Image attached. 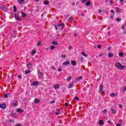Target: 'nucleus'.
<instances>
[{
  "label": "nucleus",
  "mask_w": 126,
  "mask_h": 126,
  "mask_svg": "<svg viewBox=\"0 0 126 126\" xmlns=\"http://www.w3.org/2000/svg\"><path fill=\"white\" fill-rule=\"evenodd\" d=\"M115 66L117 68H119L120 69H123V68H124V67H126V66L122 65V64L120 63H115Z\"/></svg>",
  "instance_id": "obj_1"
},
{
  "label": "nucleus",
  "mask_w": 126,
  "mask_h": 126,
  "mask_svg": "<svg viewBox=\"0 0 126 126\" xmlns=\"http://www.w3.org/2000/svg\"><path fill=\"white\" fill-rule=\"evenodd\" d=\"M89 0H81V1L83 3H84V2H86V6H89L90 4H91V2L90 1H88Z\"/></svg>",
  "instance_id": "obj_2"
},
{
  "label": "nucleus",
  "mask_w": 126,
  "mask_h": 126,
  "mask_svg": "<svg viewBox=\"0 0 126 126\" xmlns=\"http://www.w3.org/2000/svg\"><path fill=\"white\" fill-rule=\"evenodd\" d=\"M18 104V101H17V100H14L12 102L11 106L12 107H16V106H17Z\"/></svg>",
  "instance_id": "obj_3"
},
{
  "label": "nucleus",
  "mask_w": 126,
  "mask_h": 126,
  "mask_svg": "<svg viewBox=\"0 0 126 126\" xmlns=\"http://www.w3.org/2000/svg\"><path fill=\"white\" fill-rule=\"evenodd\" d=\"M40 84V82L39 81H34L32 83V86H37Z\"/></svg>",
  "instance_id": "obj_4"
},
{
  "label": "nucleus",
  "mask_w": 126,
  "mask_h": 126,
  "mask_svg": "<svg viewBox=\"0 0 126 126\" xmlns=\"http://www.w3.org/2000/svg\"><path fill=\"white\" fill-rule=\"evenodd\" d=\"M64 27L62 24H59L58 25V29H61V30H63Z\"/></svg>",
  "instance_id": "obj_5"
},
{
  "label": "nucleus",
  "mask_w": 126,
  "mask_h": 126,
  "mask_svg": "<svg viewBox=\"0 0 126 126\" xmlns=\"http://www.w3.org/2000/svg\"><path fill=\"white\" fill-rule=\"evenodd\" d=\"M0 108H1L3 110H5L6 109V105L4 103L0 104Z\"/></svg>",
  "instance_id": "obj_6"
},
{
  "label": "nucleus",
  "mask_w": 126,
  "mask_h": 126,
  "mask_svg": "<svg viewBox=\"0 0 126 126\" xmlns=\"http://www.w3.org/2000/svg\"><path fill=\"white\" fill-rule=\"evenodd\" d=\"M81 79H82V76H80V77H77L75 78V82H78V81L81 80Z\"/></svg>",
  "instance_id": "obj_7"
},
{
  "label": "nucleus",
  "mask_w": 126,
  "mask_h": 126,
  "mask_svg": "<svg viewBox=\"0 0 126 126\" xmlns=\"http://www.w3.org/2000/svg\"><path fill=\"white\" fill-rule=\"evenodd\" d=\"M16 20H17V21H21V19H20V18H19V17H18V15L16 14H15V16H14Z\"/></svg>",
  "instance_id": "obj_8"
},
{
  "label": "nucleus",
  "mask_w": 126,
  "mask_h": 126,
  "mask_svg": "<svg viewBox=\"0 0 126 126\" xmlns=\"http://www.w3.org/2000/svg\"><path fill=\"white\" fill-rule=\"evenodd\" d=\"M63 65H70V62L69 61H66L62 63Z\"/></svg>",
  "instance_id": "obj_9"
},
{
  "label": "nucleus",
  "mask_w": 126,
  "mask_h": 126,
  "mask_svg": "<svg viewBox=\"0 0 126 126\" xmlns=\"http://www.w3.org/2000/svg\"><path fill=\"white\" fill-rule=\"evenodd\" d=\"M104 121L100 120L98 121V125H99V126H103L104 125Z\"/></svg>",
  "instance_id": "obj_10"
},
{
  "label": "nucleus",
  "mask_w": 126,
  "mask_h": 126,
  "mask_svg": "<svg viewBox=\"0 0 126 126\" xmlns=\"http://www.w3.org/2000/svg\"><path fill=\"white\" fill-rule=\"evenodd\" d=\"M16 112H18V113H23L24 112V110L23 109H16Z\"/></svg>",
  "instance_id": "obj_11"
},
{
  "label": "nucleus",
  "mask_w": 126,
  "mask_h": 126,
  "mask_svg": "<svg viewBox=\"0 0 126 126\" xmlns=\"http://www.w3.org/2000/svg\"><path fill=\"white\" fill-rule=\"evenodd\" d=\"M53 88H54V89H59V88H60V85L59 84L54 85Z\"/></svg>",
  "instance_id": "obj_12"
},
{
  "label": "nucleus",
  "mask_w": 126,
  "mask_h": 126,
  "mask_svg": "<svg viewBox=\"0 0 126 126\" xmlns=\"http://www.w3.org/2000/svg\"><path fill=\"white\" fill-rule=\"evenodd\" d=\"M17 1L19 3H20L21 4H23V3H24L25 2V0H17Z\"/></svg>",
  "instance_id": "obj_13"
},
{
  "label": "nucleus",
  "mask_w": 126,
  "mask_h": 126,
  "mask_svg": "<svg viewBox=\"0 0 126 126\" xmlns=\"http://www.w3.org/2000/svg\"><path fill=\"white\" fill-rule=\"evenodd\" d=\"M110 111H111L112 114H115L117 113L116 110L111 108Z\"/></svg>",
  "instance_id": "obj_14"
},
{
  "label": "nucleus",
  "mask_w": 126,
  "mask_h": 126,
  "mask_svg": "<svg viewBox=\"0 0 126 126\" xmlns=\"http://www.w3.org/2000/svg\"><path fill=\"white\" fill-rule=\"evenodd\" d=\"M39 101H40L39 99L35 98L34 100V103H35V104H38L39 103Z\"/></svg>",
  "instance_id": "obj_15"
},
{
  "label": "nucleus",
  "mask_w": 126,
  "mask_h": 126,
  "mask_svg": "<svg viewBox=\"0 0 126 126\" xmlns=\"http://www.w3.org/2000/svg\"><path fill=\"white\" fill-rule=\"evenodd\" d=\"M71 64H72L73 66L76 65V62L75 61H73L71 62Z\"/></svg>",
  "instance_id": "obj_16"
},
{
  "label": "nucleus",
  "mask_w": 126,
  "mask_h": 126,
  "mask_svg": "<svg viewBox=\"0 0 126 126\" xmlns=\"http://www.w3.org/2000/svg\"><path fill=\"white\" fill-rule=\"evenodd\" d=\"M27 66L28 68H31L32 67V64L31 63L27 64Z\"/></svg>",
  "instance_id": "obj_17"
},
{
  "label": "nucleus",
  "mask_w": 126,
  "mask_h": 126,
  "mask_svg": "<svg viewBox=\"0 0 126 126\" xmlns=\"http://www.w3.org/2000/svg\"><path fill=\"white\" fill-rule=\"evenodd\" d=\"M108 56L109 58H112L114 56V54L109 52L108 53Z\"/></svg>",
  "instance_id": "obj_18"
},
{
  "label": "nucleus",
  "mask_w": 126,
  "mask_h": 126,
  "mask_svg": "<svg viewBox=\"0 0 126 126\" xmlns=\"http://www.w3.org/2000/svg\"><path fill=\"white\" fill-rule=\"evenodd\" d=\"M117 95H118L117 94H115V93H111V94H110V96H111V97H116V96H117Z\"/></svg>",
  "instance_id": "obj_19"
},
{
  "label": "nucleus",
  "mask_w": 126,
  "mask_h": 126,
  "mask_svg": "<svg viewBox=\"0 0 126 126\" xmlns=\"http://www.w3.org/2000/svg\"><path fill=\"white\" fill-rule=\"evenodd\" d=\"M73 86V83H69L68 84V88H72V87Z\"/></svg>",
  "instance_id": "obj_20"
},
{
  "label": "nucleus",
  "mask_w": 126,
  "mask_h": 126,
  "mask_svg": "<svg viewBox=\"0 0 126 126\" xmlns=\"http://www.w3.org/2000/svg\"><path fill=\"white\" fill-rule=\"evenodd\" d=\"M30 72H31V71L30 70H26L25 71V74H28L29 73H30Z\"/></svg>",
  "instance_id": "obj_21"
},
{
  "label": "nucleus",
  "mask_w": 126,
  "mask_h": 126,
  "mask_svg": "<svg viewBox=\"0 0 126 126\" xmlns=\"http://www.w3.org/2000/svg\"><path fill=\"white\" fill-rule=\"evenodd\" d=\"M52 45H55L56 46L59 45V43L57 41H53L52 42Z\"/></svg>",
  "instance_id": "obj_22"
},
{
  "label": "nucleus",
  "mask_w": 126,
  "mask_h": 126,
  "mask_svg": "<svg viewBox=\"0 0 126 126\" xmlns=\"http://www.w3.org/2000/svg\"><path fill=\"white\" fill-rule=\"evenodd\" d=\"M103 85H100V86H99L100 91H103Z\"/></svg>",
  "instance_id": "obj_23"
},
{
  "label": "nucleus",
  "mask_w": 126,
  "mask_h": 126,
  "mask_svg": "<svg viewBox=\"0 0 126 126\" xmlns=\"http://www.w3.org/2000/svg\"><path fill=\"white\" fill-rule=\"evenodd\" d=\"M9 93L6 94H4V98H8V96H9Z\"/></svg>",
  "instance_id": "obj_24"
},
{
  "label": "nucleus",
  "mask_w": 126,
  "mask_h": 126,
  "mask_svg": "<svg viewBox=\"0 0 126 126\" xmlns=\"http://www.w3.org/2000/svg\"><path fill=\"white\" fill-rule=\"evenodd\" d=\"M68 21H71V22H73V18L72 17H70L69 19H68Z\"/></svg>",
  "instance_id": "obj_25"
},
{
  "label": "nucleus",
  "mask_w": 126,
  "mask_h": 126,
  "mask_svg": "<svg viewBox=\"0 0 126 126\" xmlns=\"http://www.w3.org/2000/svg\"><path fill=\"white\" fill-rule=\"evenodd\" d=\"M66 80L67 81H70L71 80V76L68 77Z\"/></svg>",
  "instance_id": "obj_26"
},
{
  "label": "nucleus",
  "mask_w": 126,
  "mask_h": 126,
  "mask_svg": "<svg viewBox=\"0 0 126 126\" xmlns=\"http://www.w3.org/2000/svg\"><path fill=\"white\" fill-rule=\"evenodd\" d=\"M10 116H11L12 117H13V118H16V115H15V114L11 113Z\"/></svg>",
  "instance_id": "obj_27"
},
{
  "label": "nucleus",
  "mask_w": 126,
  "mask_h": 126,
  "mask_svg": "<svg viewBox=\"0 0 126 126\" xmlns=\"http://www.w3.org/2000/svg\"><path fill=\"white\" fill-rule=\"evenodd\" d=\"M119 57H124V53L123 52H120L119 54Z\"/></svg>",
  "instance_id": "obj_28"
},
{
  "label": "nucleus",
  "mask_w": 126,
  "mask_h": 126,
  "mask_svg": "<svg viewBox=\"0 0 126 126\" xmlns=\"http://www.w3.org/2000/svg\"><path fill=\"white\" fill-rule=\"evenodd\" d=\"M36 50H32V55H35V53H36Z\"/></svg>",
  "instance_id": "obj_29"
},
{
  "label": "nucleus",
  "mask_w": 126,
  "mask_h": 126,
  "mask_svg": "<svg viewBox=\"0 0 126 126\" xmlns=\"http://www.w3.org/2000/svg\"><path fill=\"white\" fill-rule=\"evenodd\" d=\"M21 14H22V17H26V14H25V13L22 12Z\"/></svg>",
  "instance_id": "obj_30"
},
{
  "label": "nucleus",
  "mask_w": 126,
  "mask_h": 126,
  "mask_svg": "<svg viewBox=\"0 0 126 126\" xmlns=\"http://www.w3.org/2000/svg\"><path fill=\"white\" fill-rule=\"evenodd\" d=\"M55 48H56V47H55L54 46H51L50 47V50L51 51H53V50H54L55 49Z\"/></svg>",
  "instance_id": "obj_31"
},
{
  "label": "nucleus",
  "mask_w": 126,
  "mask_h": 126,
  "mask_svg": "<svg viewBox=\"0 0 126 126\" xmlns=\"http://www.w3.org/2000/svg\"><path fill=\"white\" fill-rule=\"evenodd\" d=\"M44 3L45 4H46V5H48V4L50 3V2H49V1L48 0H46V1H44Z\"/></svg>",
  "instance_id": "obj_32"
},
{
  "label": "nucleus",
  "mask_w": 126,
  "mask_h": 126,
  "mask_svg": "<svg viewBox=\"0 0 126 126\" xmlns=\"http://www.w3.org/2000/svg\"><path fill=\"white\" fill-rule=\"evenodd\" d=\"M115 9H116L117 12H119V11H120V8L119 7H116L115 8Z\"/></svg>",
  "instance_id": "obj_33"
},
{
  "label": "nucleus",
  "mask_w": 126,
  "mask_h": 126,
  "mask_svg": "<svg viewBox=\"0 0 126 126\" xmlns=\"http://www.w3.org/2000/svg\"><path fill=\"white\" fill-rule=\"evenodd\" d=\"M0 7V8H2V9H4V8H5V6L4 5H1Z\"/></svg>",
  "instance_id": "obj_34"
},
{
  "label": "nucleus",
  "mask_w": 126,
  "mask_h": 126,
  "mask_svg": "<svg viewBox=\"0 0 126 126\" xmlns=\"http://www.w3.org/2000/svg\"><path fill=\"white\" fill-rule=\"evenodd\" d=\"M55 114H56L57 116H58V115H60V111H59V110H58L57 111H56V112H55Z\"/></svg>",
  "instance_id": "obj_35"
},
{
  "label": "nucleus",
  "mask_w": 126,
  "mask_h": 126,
  "mask_svg": "<svg viewBox=\"0 0 126 126\" xmlns=\"http://www.w3.org/2000/svg\"><path fill=\"white\" fill-rule=\"evenodd\" d=\"M81 54L84 56V57H85L86 58L87 57V55H86L85 52H82Z\"/></svg>",
  "instance_id": "obj_36"
},
{
  "label": "nucleus",
  "mask_w": 126,
  "mask_h": 126,
  "mask_svg": "<svg viewBox=\"0 0 126 126\" xmlns=\"http://www.w3.org/2000/svg\"><path fill=\"white\" fill-rule=\"evenodd\" d=\"M13 11L14 12H15V11H16L17 8H16V6H13Z\"/></svg>",
  "instance_id": "obj_37"
},
{
  "label": "nucleus",
  "mask_w": 126,
  "mask_h": 126,
  "mask_svg": "<svg viewBox=\"0 0 126 126\" xmlns=\"http://www.w3.org/2000/svg\"><path fill=\"white\" fill-rule=\"evenodd\" d=\"M102 113H103V114H106V113H107L106 109H104L103 110H102Z\"/></svg>",
  "instance_id": "obj_38"
},
{
  "label": "nucleus",
  "mask_w": 126,
  "mask_h": 126,
  "mask_svg": "<svg viewBox=\"0 0 126 126\" xmlns=\"http://www.w3.org/2000/svg\"><path fill=\"white\" fill-rule=\"evenodd\" d=\"M121 20H122L121 18H118L116 19V21H118V22H119V21H121Z\"/></svg>",
  "instance_id": "obj_39"
},
{
  "label": "nucleus",
  "mask_w": 126,
  "mask_h": 126,
  "mask_svg": "<svg viewBox=\"0 0 126 126\" xmlns=\"http://www.w3.org/2000/svg\"><path fill=\"white\" fill-rule=\"evenodd\" d=\"M61 57L62 59H65V58H66V56H65V55H62Z\"/></svg>",
  "instance_id": "obj_40"
},
{
  "label": "nucleus",
  "mask_w": 126,
  "mask_h": 126,
  "mask_svg": "<svg viewBox=\"0 0 126 126\" xmlns=\"http://www.w3.org/2000/svg\"><path fill=\"white\" fill-rule=\"evenodd\" d=\"M80 61L81 63H83L84 62V60H83V57H81V58H80Z\"/></svg>",
  "instance_id": "obj_41"
},
{
  "label": "nucleus",
  "mask_w": 126,
  "mask_h": 126,
  "mask_svg": "<svg viewBox=\"0 0 126 126\" xmlns=\"http://www.w3.org/2000/svg\"><path fill=\"white\" fill-rule=\"evenodd\" d=\"M125 91H126V87H125L122 90V92H125Z\"/></svg>",
  "instance_id": "obj_42"
},
{
  "label": "nucleus",
  "mask_w": 126,
  "mask_h": 126,
  "mask_svg": "<svg viewBox=\"0 0 126 126\" xmlns=\"http://www.w3.org/2000/svg\"><path fill=\"white\" fill-rule=\"evenodd\" d=\"M75 100H76V101H79V98H78V97L76 96L75 97Z\"/></svg>",
  "instance_id": "obj_43"
},
{
  "label": "nucleus",
  "mask_w": 126,
  "mask_h": 126,
  "mask_svg": "<svg viewBox=\"0 0 126 126\" xmlns=\"http://www.w3.org/2000/svg\"><path fill=\"white\" fill-rule=\"evenodd\" d=\"M60 34H59L58 35H56L55 36V38H56V39H58V38H59V37H60Z\"/></svg>",
  "instance_id": "obj_44"
},
{
  "label": "nucleus",
  "mask_w": 126,
  "mask_h": 126,
  "mask_svg": "<svg viewBox=\"0 0 126 126\" xmlns=\"http://www.w3.org/2000/svg\"><path fill=\"white\" fill-rule=\"evenodd\" d=\"M107 123H108V124H109V125H112V124H113V123H112V121H108L107 122Z\"/></svg>",
  "instance_id": "obj_45"
},
{
  "label": "nucleus",
  "mask_w": 126,
  "mask_h": 126,
  "mask_svg": "<svg viewBox=\"0 0 126 126\" xmlns=\"http://www.w3.org/2000/svg\"><path fill=\"white\" fill-rule=\"evenodd\" d=\"M58 71H59V72H61V71H62V68H59L58 69Z\"/></svg>",
  "instance_id": "obj_46"
},
{
  "label": "nucleus",
  "mask_w": 126,
  "mask_h": 126,
  "mask_svg": "<svg viewBox=\"0 0 126 126\" xmlns=\"http://www.w3.org/2000/svg\"><path fill=\"white\" fill-rule=\"evenodd\" d=\"M54 27L55 28V30H58V26H57V25H55Z\"/></svg>",
  "instance_id": "obj_47"
},
{
  "label": "nucleus",
  "mask_w": 126,
  "mask_h": 126,
  "mask_svg": "<svg viewBox=\"0 0 126 126\" xmlns=\"http://www.w3.org/2000/svg\"><path fill=\"white\" fill-rule=\"evenodd\" d=\"M122 126V124L121 123H118L116 124V126Z\"/></svg>",
  "instance_id": "obj_48"
},
{
  "label": "nucleus",
  "mask_w": 126,
  "mask_h": 126,
  "mask_svg": "<svg viewBox=\"0 0 126 126\" xmlns=\"http://www.w3.org/2000/svg\"><path fill=\"white\" fill-rule=\"evenodd\" d=\"M40 45H41V41H39L37 43V46H40Z\"/></svg>",
  "instance_id": "obj_49"
},
{
  "label": "nucleus",
  "mask_w": 126,
  "mask_h": 126,
  "mask_svg": "<svg viewBox=\"0 0 126 126\" xmlns=\"http://www.w3.org/2000/svg\"><path fill=\"white\" fill-rule=\"evenodd\" d=\"M64 105L65 107H68V104L67 103H65Z\"/></svg>",
  "instance_id": "obj_50"
},
{
  "label": "nucleus",
  "mask_w": 126,
  "mask_h": 126,
  "mask_svg": "<svg viewBox=\"0 0 126 126\" xmlns=\"http://www.w3.org/2000/svg\"><path fill=\"white\" fill-rule=\"evenodd\" d=\"M71 49H72V46H70L69 47V50L70 51V50H71Z\"/></svg>",
  "instance_id": "obj_51"
},
{
  "label": "nucleus",
  "mask_w": 126,
  "mask_h": 126,
  "mask_svg": "<svg viewBox=\"0 0 126 126\" xmlns=\"http://www.w3.org/2000/svg\"><path fill=\"white\" fill-rule=\"evenodd\" d=\"M101 47V45H97L98 49H100Z\"/></svg>",
  "instance_id": "obj_52"
},
{
  "label": "nucleus",
  "mask_w": 126,
  "mask_h": 126,
  "mask_svg": "<svg viewBox=\"0 0 126 126\" xmlns=\"http://www.w3.org/2000/svg\"><path fill=\"white\" fill-rule=\"evenodd\" d=\"M121 29H122L123 30H124V29H125V26L123 25V26H122Z\"/></svg>",
  "instance_id": "obj_53"
},
{
  "label": "nucleus",
  "mask_w": 126,
  "mask_h": 126,
  "mask_svg": "<svg viewBox=\"0 0 126 126\" xmlns=\"http://www.w3.org/2000/svg\"><path fill=\"white\" fill-rule=\"evenodd\" d=\"M22 126V125L21 124H19L15 125V126Z\"/></svg>",
  "instance_id": "obj_54"
},
{
  "label": "nucleus",
  "mask_w": 126,
  "mask_h": 126,
  "mask_svg": "<svg viewBox=\"0 0 126 126\" xmlns=\"http://www.w3.org/2000/svg\"><path fill=\"white\" fill-rule=\"evenodd\" d=\"M98 12L99 13H101L102 12V10H98Z\"/></svg>",
  "instance_id": "obj_55"
},
{
  "label": "nucleus",
  "mask_w": 126,
  "mask_h": 126,
  "mask_svg": "<svg viewBox=\"0 0 126 126\" xmlns=\"http://www.w3.org/2000/svg\"><path fill=\"white\" fill-rule=\"evenodd\" d=\"M111 34V32H108V35H109V36H110V35Z\"/></svg>",
  "instance_id": "obj_56"
},
{
  "label": "nucleus",
  "mask_w": 126,
  "mask_h": 126,
  "mask_svg": "<svg viewBox=\"0 0 126 126\" xmlns=\"http://www.w3.org/2000/svg\"><path fill=\"white\" fill-rule=\"evenodd\" d=\"M120 2H124V0H119Z\"/></svg>",
  "instance_id": "obj_57"
},
{
  "label": "nucleus",
  "mask_w": 126,
  "mask_h": 126,
  "mask_svg": "<svg viewBox=\"0 0 126 126\" xmlns=\"http://www.w3.org/2000/svg\"><path fill=\"white\" fill-rule=\"evenodd\" d=\"M103 56V54H99V57H102Z\"/></svg>",
  "instance_id": "obj_58"
},
{
  "label": "nucleus",
  "mask_w": 126,
  "mask_h": 126,
  "mask_svg": "<svg viewBox=\"0 0 126 126\" xmlns=\"http://www.w3.org/2000/svg\"><path fill=\"white\" fill-rule=\"evenodd\" d=\"M111 13H114L115 12L113 10H111Z\"/></svg>",
  "instance_id": "obj_59"
},
{
  "label": "nucleus",
  "mask_w": 126,
  "mask_h": 126,
  "mask_svg": "<svg viewBox=\"0 0 126 126\" xmlns=\"http://www.w3.org/2000/svg\"><path fill=\"white\" fill-rule=\"evenodd\" d=\"M50 103L51 104H54V103H55V101H52Z\"/></svg>",
  "instance_id": "obj_60"
},
{
  "label": "nucleus",
  "mask_w": 126,
  "mask_h": 126,
  "mask_svg": "<svg viewBox=\"0 0 126 126\" xmlns=\"http://www.w3.org/2000/svg\"><path fill=\"white\" fill-rule=\"evenodd\" d=\"M13 122H14V121H13V120H10V123H13Z\"/></svg>",
  "instance_id": "obj_61"
},
{
  "label": "nucleus",
  "mask_w": 126,
  "mask_h": 126,
  "mask_svg": "<svg viewBox=\"0 0 126 126\" xmlns=\"http://www.w3.org/2000/svg\"><path fill=\"white\" fill-rule=\"evenodd\" d=\"M18 78H21V75H19L18 76Z\"/></svg>",
  "instance_id": "obj_62"
},
{
  "label": "nucleus",
  "mask_w": 126,
  "mask_h": 126,
  "mask_svg": "<svg viewBox=\"0 0 126 126\" xmlns=\"http://www.w3.org/2000/svg\"><path fill=\"white\" fill-rule=\"evenodd\" d=\"M119 108H123V106H122V105H119Z\"/></svg>",
  "instance_id": "obj_63"
},
{
  "label": "nucleus",
  "mask_w": 126,
  "mask_h": 126,
  "mask_svg": "<svg viewBox=\"0 0 126 126\" xmlns=\"http://www.w3.org/2000/svg\"><path fill=\"white\" fill-rule=\"evenodd\" d=\"M124 34H126V31L123 32Z\"/></svg>",
  "instance_id": "obj_64"
}]
</instances>
